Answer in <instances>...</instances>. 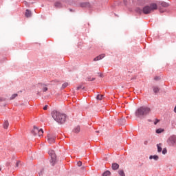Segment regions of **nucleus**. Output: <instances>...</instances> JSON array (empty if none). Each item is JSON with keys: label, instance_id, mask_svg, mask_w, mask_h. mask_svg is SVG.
<instances>
[{"label": "nucleus", "instance_id": "f3484780", "mask_svg": "<svg viewBox=\"0 0 176 176\" xmlns=\"http://www.w3.org/2000/svg\"><path fill=\"white\" fill-rule=\"evenodd\" d=\"M153 91H154L155 93H158L160 91V89L158 87H153Z\"/></svg>", "mask_w": 176, "mask_h": 176}, {"label": "nucleus", "instance_id": "473e14b6", "mask_svg": "<svg viewBox=\"0 0 176 176\" xmlns=\"http://www.w3.org/2000/svg\"><path fill=\"white\" fill-rule=\"evenodd\" d=\"M159 120H157L156 122H154L155 125H157L158 123Z\"/></svg>", "mask_w": 176, "mask_h": 176}, {"label": "nucleus", "instance_id": "a211bd4d", "mask_svg": "<svg viewBox=\"0 0 176 176\" xmlns=\"http://www.w3.org/2000/svg\"><path fill=\"white\" fill-rule=\"evenodd\" d=\"M118 174H119V175H120V176H125V174H124V172L123 170H120L118 171Z\"/></svg>", "mask_w": 176, "mask_h": 176}, {"label": "nucleus", "instance_id": "0eeeda50", "mask_svg": "<svg viewBox=\"0 0 176 176\" xmlns=\"http://www.w3.org/2000/svg\"><path fill=\"white\" fill-rule=\"evenodd\" d=\"M47 140L50 144H53L55 142L56 136L51 134H48L47 136Z\"/></svg>", "mask_w": 176, "mask_h": 176}, {"label": "nucleus", "instance_id": "2f4dec72", "mask_svg": "<svg viewBox=\"0 0 176 176\" xmlns=\"http://www.w3.org/2000/svg\"><path fill=\"white\" fill-rule=\"evenodd\" d=\"M96 80V78H91V79L88 78V80H89V81H94V80Z\"/></svg>", "mask_w": 176, "mask_h": 176}, {"label": "nucleus", "instance_id": "5701e85b", "mask_svg": "<svg viewBox=\"0 0 176 176\" xmlns=\"http://www.w3.org/2000/svg\"><path fill=\"white\" fill-rule=\"evenodd\" d=\"M103 95H98L97 96V100H102L103 98Z\"/></svg>", "mask_w": 176, "mask_h": 176}, {"label": "nucleus", "instance_id": "9b49d317", "mask_svg": "<svg viewBox=\"0 0 176 176\" xmlns=\"http://www.w3.org/2000/svg\"><path fill=\"white\" fill-rule=\"evenodd\" d=\"M149 159L150 160H154L155 161H158V160H159V156H157V155H151L150 157H149Z\"/></svg>", "mask_w": 176, "mask_h": 176}, {"label": "nucleus", "instance_id": "aec40b11", "mask_svg": "<svg viewBox=\"0 0 176 176\" xmlns=\"http://www.w3.org/2000/svg\"><path fill=\"white\" fill-rule=\"evenodd\" d=\"M41 88H42L43 92H45V91H47V87H45V85H41Z\"/></svg>", "mask_w": 176, "mask_h": 176}, {"label": "nucleus", "instance_id": "423d86ee", "mask_svg": "<svg viewBox=\"0 0 176 176\" xmlns=\"http://www.w3.org/2000/svg\"><path fill=\"white\" fill-rule=\"evenodd\" d=\"M168 142L170 146L176 145V135L170 136L168 140Z\"/></svg>", "mask_w": 176, "mask_h": 176}, {"label": "nucleus", "instance_id": "ddd939ff", "mask_svg": "<svg viewBox=\"0 0 176 176\" xmlns=\"http://www.w3.org/2000/svg\"><path fill=\"white\" fill-rule=\"evenodd\" d=\"M73 131H74V133H78L80 131V128L79 126H77L74 128V129L73 130Z\"/></svg>", "mask_w": 176, "mask_h": 176}, {"label": "nucleus", "instance_id": "1a4fd4ad", "mask_svg": "<svg viewBox=\"0 0 176 176\" xmlns=\"http://www.w3.org/2000/svg\"><path fill=\"white\" fill-rule=\"evenodd\" d=\"M111 168L113 170H116L119 168V165L117 163H113L112 166H111Z\"/></svg>", "mask_w": 176, "mask_h": 176}, {"label": "nucleus", "instance_id": "72a5a7b5", "mask_svg": "<svg viewBox=\"0 0 176 176\" xmlns=\"http://www.w3.org/2000/svg\"><path fill=\"white\" fill-rule=\"evenodd\" d=\"M174 112L176 113V106H175V108H174Z\"/></svg>", "mask_w": 176, "mask_h": 176}, {"label": "nucleus", "instance_id": "cd10ccee", "mask_svg": "<svg viewBox=\"0 0 176 176\" xmlns=\"http://www.w3.org/2000/svg\"><path fill=\"white\" fill-rule=\"evenodd\" d=\"M77 164H78V167H80V166H82V162H81L80 161H79V162L77 163Z\"/></svg>", "mask_w": 176, "mask_h": 176}, {"label": "nucleus", "instance_id": "4be33fe9", "mask_svg": "<svg viewBox=\"0 0 176 176\" xmlns=\"http://www.w3.org/2000/svg\"><path fill=\"white\" fill-rule=\"evenodd\" d=\"M68 85H69L68 82H65L64 84H63L62 88L65 89L66 87H67Z\"/></svg>", "mask_w": 176, "mask_h": 176}, {"label": "nucleus", "instance_id": "412c9836", "mask_svg": "<svg viewBox=\"0 0 176 176\" xmlns=\"http://www.w3.org/2000/svg\"><path fill=\"white\" fill-rule=\"evenodd\" d=\"M164 131V130L162 129H159L156 130V133L157 134H160Z\"/></svg>", "mask_w": 176, "mask_h": 176}, {"label": "nucleus", "instance_id": "f8f14e48", "mask_svg": "<svg viewBox=\"0 0 176 176\" xmlns=\"http://www.w3.org/2000/svg\"><path fill=\"white\" fill-rule=\"evenodd\" d=\"M9 126V122L6 120L3 123V129H8Z\"/></svg>", "mask_w": 176, "mask_h": 176}, {"label": "nucleus", "instance_id": "20e7f679", "mask_svg": "<svg viewBox=\"0 0 176 176\" xmlns=\"http://www.w3.org/2000/svg\"><path fill=\"white\" fill-rule=\"evenodd\" d=\"M48 154L50 155L51 160L50 162L52 164V166H54V164L56 162V153L53 150H50L48 151Z\"/></svg>", "mask_w": 176, "mask_h": 176}, {"label": "nucleus", "instance_id": "b1692460", "mask_svg": "<svg viewBox=\"0 0 176 176\" xmlns=\"http://www.w3.org/2000/svg\"><path fill=\"white\" fill-rule=\"evenodd\" d=\"M17 94H14L12 95L11 98H10V100H14L16 96H17Z\"/></svg>", "mask_w": 176, "mask_h": 176}, {"label": "nucleus", "instance_id": "f03ea898", "mask_svg": "<svg viewBox=\"0 0 176 176\" xmlns=\"http://www.w3.org/2000/svg\"><path fill=\"white\" fill-rule=\"evenodd\" d=\"M51 116H52V118L54 120L57 122L58 123H65L66 120V116L64 113H61L59 111H54L51 112Z\"/></svg>", "mask_w": 176, "mask_h": 176}, {"label": "nucleus", "instance_id": "c756f323", "mask_svg": "<svg viewBox=\"0 0 176 176\" xmlns=\"http://www.w3.org/2000/svg\"><path fill=\"white\" fill-rule=\"evenodd\" d=\"M43 110H47V104L43 107Z\"/></svg>", "mask_w": 176, "mask_h": 176}, {"label": "nucleus", "instance_id": "dca6fc26", "mask_svg": "<svg viewBox=\"0 0 176 176\" xmlns=\"http://www.w3.org/2000/svg\"><path fill=\"white\" fill-rule=\"evenodd\" d=\"M161 5L162 6V7H164V8H167V7H168V3H166V2H165V1H162V3H161Z\"/></svg>", "mask_w": 176, "mask_h": 176}, {"label": "nucleus", "instance_id": "bb28decb", "mask_svg": "<svg viewBox=\"0 0 176 176\" xmlns=\"http://www.w3.org/2000/svg\"><path fill=\"white\" fill-rule=\"evenodd\" d=\"M82 88V85H79V86L77 87L76 89H77V90H80V89H81Z\"/></svg>", "mask_w": 176, "mask_h": 176}, {"label": "nucleus", "instance_id": "f704fd0d", "mask_svg": "<svg viewBox=\"0 0 176 176\" xmlns=\"http://www.w3.org/2000/svg\"><path fill=\"white\" fill-rule=\"evenodd\" d=\"M2 101V99L0 98V102H1Z\"/></svg>", "mask_w": 176, "mask_h": 176}, {"label": "nucleus", "instance_id": "6ab92c4d", "mask_svg": "<svg viewBox=\"0 0 176 176\" xmlns=\"http://www.w3.org/2000/svg\"><path fill=\"white\" fill-rule=\"evenodd\" d=\"M111 175V172L109 170H106L104 173H103V176H109Z\"/></svg>", "mask_w": 176, "mask_h": 176}, {"label": "nucleus", "instance_id": "9d476101", "mask_svg": "<svg viewBox=\"0 0 176 176\" xmlns=\"http://www.w3.org/2000/svg\"><path fill=\"white\" fill-rule=\"evenodd\" d=\"M25 17L29 18L32 17V13L31 11L29 10H26L25 14Z\"/></svg>", "mask_w": 176, "mask_h": 176}, {"label": "nucleus", "instance_id": "a878e982", "mask_svg": "<svg viewBox=\"0 0 176 176\" xmlns=\"http://www.w3.org/2000/svg\"><path fill=\"white\" fill-rule=\"evenodd\" d=\"M20 164H21V162H17L16 164V167L19 168L20 166Z\"/></svg>", "mask_w": 176, "mask_h": 176}, {"label": "nucleus", "instance_id": "7c9ffc66", "mask_svg": "<svg viewBox=\"0 0 176 176\" xmlns=\"http://www.w3.org/2000/svg\"><path fill=\"white\" fill-rule=\"evenodd\" d=\"M154 79H155V80H159L160 79V78L157 76V77H155Z\"/></svg>", "mask_w": 176, "mask_h": 176}, {"label": "nucleus", "instance_id": "c85d7f7f", "mask_svg": "<svg viewBox=\"0 0 176 176\" xmlns=\"http://www.w3.org/2000/svg\"><path fill=\"white\" fill-rule=\"evenodd\" d=\"M88 4L87 3H82V5H81V6L82 7H85V6H87Z\"/></svg>", "mask_w": 176, "mask_h": 176}, {"label": "nucleus", "instance_id": "39448f33", "mask_svg": "<svg viewBox=\"0 0 176 176\" xmlns=\"http://www.w3.org/2000/svg\"><path fill=\"white\" fill-rule=\"evenodd\" d=\"M32 134L33 135H38L39 137H41V136H43V130L42 129H39L36 126H34V129L32 131Z\"/></svg>", "mask_w": 176, "mask_h": 176}, {"label": "nucleus", "instance_id": "6e6552de", "mask_svg": "<svg viewBox=\"0 0 176 176\" xmlns=\"http://www.w3.org/2000/svg\"><path fill=\"white\" fill-rule=\"evenodd\" d=\"M104 57H105V54H102L98 56L96 58H94V61H95V62L99 61V60H102V58H104Z\"/></svg>", "mask_w": 176, "mask_h": 176}, {"label": "nucleus", "instance_id": "7ed1b4c3", "mask_svg": "<svg viewBox=\"0 0 176 176\" xmlns=\"http://www.w3.org/2000/svg\"><path fill=\"white\" fill-rule=\"evenodd\" d=\"M151 109L146 107V106H142L140 107V108H138L135 114L136 117H141V116H144L148 115L149 113H151Z\"/></svg>", "mask_w": 176, "mask_h": 176}, {"label": "nucleus", "instance_id": "f257e3e1", "mask_svg": "<svg viewBox=\"0 0 176 176\" xmlns=\"http://www.w3.org/2000/svg\"><path fill=\"white\" fill-rule=\"evenodd\" d=\"M156 10H157V5H156L155 3H152L150 6H147L143 8L142 10L140 8H137L136 11L140 14L143 13L144 14H148Z\"/></svg>", "mask_w": 176, "mask_h": 176}, {"label": "nucleus", "instance_id": "2eb2a0df", "mask_svg": "<svg viewBox=\"0 0 176 176\" xmlns=\"http://www.w3.org/2000/svg\"><path fill=\"white\" fill-rule=\"evenodd\" d=\"M157 152L161 153L162 151V144H157Z\"/></svg>", "mask_w": 176, "mask_h": 176}, {"label": "nucleus", "instance_id": "393cba45", "mask_svg": "<svg viewBox=\"0 0 176 176\" xmlns=\"http://www.w3.org/2000/svg\"><path fill=\"white\" fill-rule=\"evenodd\" d=\"M167 153V150L166 148H164L163 151H162V154L163 155H166Z\"/></svg>", "mask_w": 176, "mask_h": 176}, {"label": "nucleus", "instance_id": "4468645a", "mask_svg": "<svg viewBox=\"0 0 176 176\" xmlns=\"http://www.w3.org/2000/svg\"><path fill=\"white\" fill-rule=\"evenodd\" d=\"M54 6H55V8H60L62 7V5H61L60 2L57 1L54 3Z\"/></svg>", "mask_w": 176, "mask_h": 176}]
</instances>
